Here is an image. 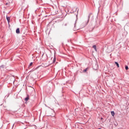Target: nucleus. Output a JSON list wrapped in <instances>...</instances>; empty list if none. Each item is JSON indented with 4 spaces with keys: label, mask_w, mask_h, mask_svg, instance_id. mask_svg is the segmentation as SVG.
Returning a JSON list of instances; mask_svg holds the SVG:
<instances>
[{
    "label": "nucleus",
    "mask_w": 129,
    "mask_h": 129,
    "mask_svg": "<svg viewBox=\"0 0 129 129\" xmlns=\"http://www.w3.org/2000/svg\"><path fill=\"white\" fill-rule=\"evenodd\" d=\"M87 69H88V68L86 69L85 70H84L83 71V72H86V71H87Z\"/></svg>",
    "instance_id": "10"
},
{
    "label": "nucleus",
    "mask_w": 129,
    "mask_h": 129,
    "mask_svg": "<svg viewBox=\"0 0 129 129\" xmlns=\"http://www.w3.org/2000/svg\"><path fill=\"white\" fill-rule=\"evenodd\" d=\"M7 20L8 23H10V17H7Z\"/></svg>",
    "instance_id": "7"
},
{
    "label": "nucleus",
    "mask_w": 129,
    "mask_h": 129,
    "mask_svg": "<svg viewBox=\"0 0 129 129\" xmlns=\"http://www.w3.org/2000/svg\"><path fill=\"white\" fill-rule=\"evenodd\" d=\"M89 19H90V16H89L87 22H84L82 24V27H86V26H87V25L88 24V23H89Z\"/></svg>",
    "instance_id": "1"
},
{
    "label": "nucleus",
    "mask_w": 129,
    "mask_h": 129,
    "mask_svg": "<svg viewBox=\"0 0 129 129\" xmlns=\"http://www.w3.org/2000/svg\"><path fill=\"white\" fill-rule=\"evenodd\" d=\"M93 48L95 50V51H97L96 45H93Z\"/></svg>",
    "instance_id": "8"
},
{
    "label": "nucleus",
    "mask_w": 129,
    "mask_h": 129,
    "mask_svg": "<svg viewBox=\"0 0 129 129\" xmlns=\"http://www.w3.org/2000/svg\"><path fill=\"white\" fill-rule=\"evenodd\" d=\"M115 64H116V65L118 68H119V64H118V63H117V62L115 61Z\"/></svg>",
    "instance_id": "4"
},
{
    "label": "nucleus",
    "mask_w": 129,
    "mask_h": 129,
    "mask_svg": "<svg viewBox=\"0 0 129 129\" xmlns=\"http://www.w3.org/2000/svg\"><path fill=\"white\" fill-rule=\"evenodd\" d=\"M32 65H33V62H31L30 64V66H32Z\"/></svg>",
    "instance_id": "11"
},
{
    "label": "nucleus",
    "mask_w": 129,
    "mask_h": 129,
    "mask_svg": "<svg viewBox=\"0 0 129 129\" xmlns=\"http://www.w3.org/2000/svg\"><path fill=\"white\" fill-rule=\"evenodd\" d=\"M75 30H78V28H75Z\"/></svg>",
    "instance_id": "12"
},
{
    "label": "nucleus",
    "mask_w": 129,
    "mask_h": 129,
    "mask_svg": "<svg viewBox=\"0 0 129 129\" xmlns=\"http://www.w3.org/2000/svg\"><path fill=\"white\" fill-rule=\"evenodd\" d=\"M93 68L94 70H97L98 69V65L95 64L93 66Z\"/></svg>",
    "instance_id": "2"
},
{
    "label": "nucleus",
    "mask_w": 129,
    "mask_h": 129,
    "mask_svg": "<svg viewBox=\"0 0 129 129\" xmlns=\"http://www.w3.org/2000/svg\"><path fill=\"white\" fill-rule=\"evenodd\" d=\"M111 113L112 116H114V111H111Z\"/></svg>",
    "instance_id": "6"
},
{
    "label": "nucleus",
    "mask_w": 129,
    "mask_h": 129,
    "mask_svg": "<svg viewBox=\"0 0 129 129\" xmlns=\"http://www.w3.org/2000/svg\"><path fill=\"white\" fill-rule=\"evenodd\" d=\"M16 33H17V34H20V29L19 28H18L16 30Z\"/></svg>",
    "instance_id": "5"
},
{
    "label": "nucleus",
    "mask_w": 129,
    "mask_h": 129,
    "mask_svg": "<svg viewBox=\"0 0 129 129\" xmlns=\"http://www.w3.org/2000/svg\"><path fill=\"white\" fill-rule=\"evenodd\" d=\"M125 69L126 70H128V67L126 66V67H125Z\"/></svg>",
    "instance_id": "9"
},
{
    "label": "nucleus",
    "mask_w": 129,
    "mask_h": 129,
    "mask_svg": "<svg viewBox=\"0 0 129 129\" xmlns=\"http://www.w3.org/2000/svg\"><path fill=\"white\" fill-rule=\"evenodd\" d=\"M55 60H56V59H54V61H55Z\"/></svg>",
    "instance_id": "13"
},
{
    "label": "nucleus",
    "mask_w": 129,
    "mask_h": 129,
    "mask_svg": "<svg viewBox=\"0 0 129 129\" xmlns=\"http://www.w3.org/2000/svg\"><path fill=\"white\" fill-rule=\"evenodd\" d=\"M29 99H30V97H29V96H27V97L25 98V101H28V100H29Z\"/></svg>",
    "instance_id": "3"
}]
</instances>
